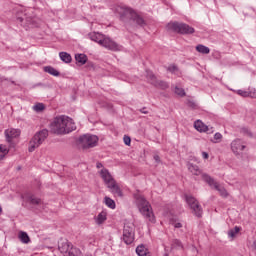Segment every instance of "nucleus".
<instances>
[{
    "label": "nucleus",
    "mask_w": 256,
    "mask_h": 256,
    "mask_svg": "<svg viewBox=\"0 0 256 256\" xmlns=\"http://www.w3.org/2000/svg\"><path fill=\"white\" fill-rule=\"evenodd\" d=\"M50 129L52 133H55V135H65L75 131L77 127L75 126L73 119L70 117L58 116L51 123Z\"/></svg>",
    "instance_id": "nucleus-1"
},
{
    "label": "nucleus",
    "mask_w": 256,
    "mask_h": 256,
    "mask_svg": "<svg viewBox=\"0 0 256 256\" xmlns=\"http://www.w3.org/2000/svg\"><path fill=\"white\" fill-rule=\"evenodd\" d=\"M113 11L119 15L122 21L125 19H131L136 25L145 27V20L141 17L133 8L127 7L126 5H117L113 8Z\"/></svg>",
    "instance_id": "nucleus-2"
},
{
    "label": "nucleus",
    "mask_w": 256,
    "mask_h": 256,
    "mask_svg": "<svg viewBox=\"0 0 256 256\" xmlns=\"http://www.w3.org/2000/svg\"><path fill=\"white\" fill-rule=\"evenodd\" d=\"M134 201L144 219L149 221V223H155V214L153 213V208L149 201L139 193L134 194Z\"/></svg>",
    "instance_id": "nucleus-3"
},
{
    "label": "nucleus",
    "mask_w": 256,
    "mask_h": 256,
    "mask_svg": "<svg viewBox=\"0 0 256 256\" xmlns=\"http://www.w3.org/2000/svg\"><path fill=\"white\" fill-rule=\"evenodd\" d=\"M89 37L91 41L98 43V45L105 47V49H109V51L121 50V46H119L117 42L113 41L111 38L105 37L103 34L99 32L90 33Z\"/></svg>",
    "instance_id": "nucleus-4"
},
{
    "label": "nucleus",
    "mask_w": 256,
    "mask_h": 256,
    "mask_svg": "<svg viewBox=\"0 0 256 256\" xmlns=\"http://www.w3.org/2000/svg\"><path fill=\"white\" fill-rule=\"evenodd\" d=\"M100 177L103 179L105 185H107L108 189H110L111 193L113 195H117L118 197H123V192H121V188L117 185V182H115V179H113V176L107 170L106 168H102L99 171Z\"/></svg>",
    "instance_id": "nucleus-5"
},
{
    "label": "nucleus",
    "mask_w": 256,
    "mask_h": 256,
    "mask_svg": "<svg viewBox=\"0 0 256 256\" xmlns=\"http://www.w3.org/2000/svg\"><path fill=\"white\" fill-rule=\"evenodd\" d=\"M49 137V131L47 129L40 130L37 132L29 142L28 151L29 153H33L37 148L43 145L45 139Z\"/></svg>",
    "instance_id": "nucleus-6"
},
{
    "label": "nucleus",
    "mask_w": 256,
    "mask_h": 256,
    "mask_svg": "<svg viewBox=\"0 0 256 256\" xmlns=\"http://www.w3.org/2000/svg\"><path fill=\"white\" fill-rule=\"evenodd\" d=\"M202 179L211 187L212 189H216L218 193H220L221 197L227 198L229 197V193L227 192V189L225 187L221 186L213 177H211L209 174H202Z\"/></svg>",
    "instance_id": "nucleus-7"
},
{
    "label": "nucleus",
    "mask_w": 256,
    "mask_h": 256,
    "mask_svg": "<svg viewBox=\"0 0 256 256\" xmlns=\"http://www.w3.org/2000/svg\"><path fill=\"white\" fill-rule=\"evenodd\" d=\"M169 29L175 31V33H180L181 35H191L195 33V28L189 26V24L173 22L168 24Z\"/></svg>",
    "instance_id": "nucleus-8"
},
{
    "label": "nucleus",
    "mask_w": 256,
    "mask_h": 256,
    "mask_svg": "<svg viewBox=\"0 0 256 256\" xmlns=\"http://www.w3.org/2000/svg\"><path fill=\"white\" fill-rule=\"evenodd\" d=\"M79 141L83 149H91L93 147H97L99 137H97V135L85 134L80 136Z\"/></svg>",
    "instance_id": "nucleus-9"
},
{
    "label": "nucleus",
    "mask_w": 256,
    "mask_h": 256,
    "mask_svg": "<svg viewBox=\"0 0 256 256\" xmlns=\"http://www.w3.org/2000/svg\"><path fill=\"white\" fill-rule=\"evenodd\" d=\"M122 240L126 245H131L135 241V226L132 223L124 224Z\"/></svg>",
    "instance_id": "nucleus-10"
},
{
    "label": "nucleus",
    "mask_w": 256,
    "mask_h": 256,
    "mask_svg": "<svg viewBox=\"0 0 256 256\" xmlns=\"http://www.w3.org/2000/svg\"><path fill=\"white\" fill-rule=\"evenodd\" d=\"M185 199H186L187 205H189L190 209H192L194 215H196V217H202L203 208H201V205H199V202L197 201V199H195V197L190 195H186Z\"/></svg>",
    "instance_id": "nucleus-11"
},
{
    "label": "nucleus",
    "mask_w": 256,
    "mask_h": 256,
    "mask_svg": "<svg viewBox=\"0 0 256 256\" xmlns=\"http://www.w3.org/2000/svg\"><path fill=\"white\" fill-rule=\"evenodd\" d=\"M231 149L233 153H235L236 155H239V153H241V151L245 149V145L243 144V141H241V139H236L232 141Z\"/></svg>",
    "instance_id": "nucleus-12"
},
{
    "label": "nucleus",
    "mask_w": 256,
    "mask_h": 256,
    "mask_svg": "<svg viewBox=\"0 0 256 256\" xmlns=\"http://www.w3.org/2000/svg\"><path fill=\"white\" fill-rule=\"evenodd\" d=\"M19 135H21V131L15 128H11L5 131V137L8 143H11V139H15L19 137Z\"/></svg>",
    "instance_id": "nucleus-13"
},
{
    "label": "nucleus",
    "mask_w": 256,
    "mask_h": 256,
    "mask_svg": "<svg viewBox=\"0 0 256 256\" xmlns=\"http://www.w3.org/2000/svg\"><path fill=\"white\" fill-rule=\"evenodd\" d=\"M194 129L199 131V133H207V131H209V126L205 125L201 120H196L194 122Z\"/></svg>",
    "instance_id": "nucleus-14"
},
{
    "label": "nucleus",
    "mask_w": 256,
    "mask_h": 256,
    "mask_svg": "<svg viewBox=\"0 0 256 256\" xmlns=\"http://www.w3.org/2000/svg\"><path fill=\"white\" fill-rule=\"evenodd\" d=\"M136 253L138 256H150L149 249L144 244H140L136 247Z\"/></svg>",
    "instance_id": "nucleus-15"
},
{
    "label": "nucleus",
    "mask_w": 256,
    "mask_h": 256,
    "mask_svg": "<svg viewBox=\"0 0 256 256\" xmlns=\"http://www.w3.org/2000/svg\"><path fill=\"white\" fill-rule=\"evenodd\" d=\"M95 221L97 225H103V223L107 221V212L105 211L100 212L95 218Z\"/></svg>",
    "instance_id": "nucleus-16"
},
{
    "label": "nucleus",
    "mask_w": 256,
    "mask_h": 256,
    "mask_svg": "<svg viewBox=\"0 0 256 256\" xmlns=\"http://www.w3.org/2000/svg\"><path fill=\"white\" fill-rule=\"evenodd\" d=\"M43 71L49 73V75H52L53 77H59L60 75L59 71L52 66H45Z\"/></svg>",
    "instance_id": "nucleus-17"
},
{
    "label": "nucleus",
    "mask_w": 256,
    "mask_h": 256,
    "mask_svg": "<svg viewBox=\"0 0 256 256\" xmlns=\"http://www.w3.org/2000/svg\"><path fill=\"white\" fill-rule=\"evenodd\" d=\"M18 238L21 241V243H31V238H29V234H27V232L20 231L18 233Z\"/></svg>",
    "instance_id": "nucleus-18"
},
{
    "label": "nucleus",
    "mask_w": 256,
    "mask_h": 256,
    "mask_svg": "<svg viewBox=\"0 0 256 256\" xmlns=\"http://www.w3.org/2000/svg\"><path fill=\"white\" fill-rule=\"evenodd\" d=\"M196 51H198V53H202V55H209V53H211V49L203 44L197 45Z\"/></svg>",
    "instance_id": "nucleus-19"
},
{
    "label": "nucleus",
    "mask_w": 256,
    "mask_h": 256,
    "mask_svg": "<svg viewBox=\"0 0 256 256\" xmlns=\"http://www.w3.org/2000/svg\"><path fill=\"white\" fill-rule=\"evenodd\" d=\"M59 57L63 63H71L73 61V58L71 57V54L67 52H60Z\"/></svg>",
    "instance_id": "nucleus-20"
},
{
    "label": "nucleus",
    "mask_w": 256,
    "mask_h": 256,
    "mask_svg": "<svg viewBox=\"0 0 256 256\" xmlns=\"http://www.w3.org/2000/svg\"><path fill=\"white\" fill-rule=\"evenodd\" d=\"M58 249L61 253H66L68 254L69 251L71 250V243L69 242H64L61 245L58 246Z\"/></svg>",
    "instance_id": "nucleus-21"
},
{
    "label": "nucleus",
    "mask_w": 256,
    "mask_h": 256,
    "mask_svg": "<svg viewBox=\"0 0 256 256\" xmlns=\"http://www.w3.org/2000/svg\"><path fill=\"white\" fill-rule=\"evenodd\" d=\"M171 249H176L177 251L183 249V242L179 239H173L171 241Z\"/></svg>",
    "instance_id": "nucleus-22"
},
{
    "label": "nucleus",
    "mask_w": 256,
    "mask_h": 256,
    "mask_svg": "<svg viewBox=\"0 0 256 256\" xmlns=\"http://www.w3.org/2000/svg\"><path fill=\"white\" fill-rule=\"evenodd\" d=\"M188 170L192 175H201V169H199V166L189 163L188 164Z\"/></svg>",
    "instance_id": "nucleus-23"
},
{
    "label": "nucleus",
    "mask_w": 256,
    "mask_h": 256,
    "mask_svg": "<svg viewBox=\"0 0 256 256\" xmlns=\"http://www.w3.org/2000/svg\"><path fill=\"white\" fill-rule=\"evenodd\" d=\"M75 59L77 63H80V65H85V63H87V55L85 54H76Z\"/></svg>",
    "instance_id": "nucleus-24"
},
{
    "label": "nucleus",
    "mask_w": 256,
    "mask_h": 256,
    "mask_svg": "<svg viewBox=\"0 0 256 256\" xmlns=\"http://www.w3.org/2000/svg\"><path fill=\"white\" fill-rule=\"evenodd\" d=\"M9 153V148L6 145L0 144V161L5 159V156Z\"/></svg>",
    "instance_id": "nucleus-25"
},
{
    "label": "nucleus",
    "mask_w": 256,
    "mask_h": 256,
    "mask_svg": "<svg viewBox=\"0 0 256 256\" xmlns=\"http://www.w3.org/2000/svg\"><path fill=\"white\" fill-rule=\"evenodd\" d=\"M66 256H82L81 250L75 247H71Z\"/></svg>",
    "instance_id": "nucleus-26"
},
{
    "label": "nucleus",
    "mask_w": 256,
    "mask_h": 256,
    "mask_svg": "<svg viewBox=\"0 0 256 256\" xmlns=\"http://www.w3.org/2000/svg\"><path fill=\"white\" fill-rule=\"evenodd\" d=\"M170 224L174 226V229H181V227H183V223H181V221L177 218H172L170 220Z\"/></svg>",
    "instance_id": "nucleus-27"
},
{
    "label": "nucleus",
    "mask_w": 256,
    "mask_h": 256,
    "mask_svg": "<svg viewBox=\"0 0 256 256\" xmlns=\"http://www.w3.org/2000/svg\"><path fill=\"white\" fill-rule=\"evenodd\" d=\"M33 111H35L36 113H41V111H45V104L37 103L33 106Z\"/></svg>",
    "instance_id": "nucleus-28"
},
{
    "label": "nucleus",
    "mask_w": 256,
    "mask_h": 256,
    "mask_svg": "<svg viewBox=\"0 0 256 256\" xmlns=\"http://www.w3.org/2000/svg\"><path fill=\"white\" fill-rule=\"evenodd\" d=\"M239 231H241V228H239L238 226H235L234 229H231L228 231V237L233 239L235 237V235H237V233H239Z\"/></svg>",
    "instance_id": "nucleus-29"
},
{
    "label": "nucleus",
    "mask_w": 256,
    "mask_h": 256,
    "mask_svg": "<svg viewBox=\"0 0 256 256\" xmlns=\"http://www.w3.org/2000/svg\"><path fill=\"white\" fill-rule=\"evenodd\" d=\"M167 71H169V73H172L173 75H177V73H179V68L177 67V65L171 64L167 67Z\"/></svg>",
    "instance_id": "nucleus-30"
},
{
    "label": "nucleus",
    "mask_w": 256,
    "mask_h": 256,
    "mask_svg": "<svg viewBox=\"0 0 256 256\" xmlns=\"http://www.w3.org/2000/svg\"><path fill=\"white\" fill-rule=\"evenodd\" d=\"M105 205L109 207V209H115V201L109 197H105Z\"/></svg>",
    "instance_id": "nucleus-31"
},
{
    "label": "nucleus",
    "mask_w": 256,
    "mask_h": 256,
    "mask_svg": "<svg viewBox=\"0 0 256 256\" xmlns=\"http://www.w3.org/2000/svg\"><path fill=\"white\" fill-rule=\"evenodd\" d=\"M174 93L179 95V97H185V90L183 88H179V86L175 87Z\"/></svg>",
    "instance_id": "nucleus-32"
},
{
    "label": "nucleus",
    "mask_w": 256,
    "mask_h": 256,
    "mask_svg": "<svg viewBox=\"0 0 256 256\" xmlns=\"http://www.w3.org/2000/svg\"><path fill=\"white\" fill-rule=\"evenodd\" d=\"M29 202H30L32 205H39V203H41V199L35 198V196H30V197H29Z\"/></svg>",
    "instance_id": "nucleus-33"
},
{
    "label": "nucleus",
    "mask_w": 256,
    "mask_h": 256,
    "mask_svg": "<svg viewBox=\"0 0 256 256\" xmlns=\"http://www.w3.org/2000/svg\"><path fill=\"white\" fill-rule=\"evenodd\" d=\"M221 139H223V135L221 133L217 132L214 134V143H219Z\"/></svg>",
    "instance_id": "nucleus-34"
},
{
    "label": "nucleus",
    "mask_w": 256,
    "mask_h": 256,
    "mask_svg": "<svg viewBox=\"0 0 256 256\" xmlns=\"http://www.w3.org/2000/svg\"><path fill=\"white\" fill-rule=\"evenodd\" d=\"M156 85H159V87H161V89H168L169 88V84L167 82L164 81H159L156 83Z\"/></svg>",
    "instance_id": "nucleus-35"
},
{
    "label": "nucleus",
    "mask_w": 256,
    "mask_h": 256,
    "mask_svg": "<svg viewBox=\"0 0 256 256\" xmlns=\"http://www.w3.org/2000/svg\"><path fill=\"white\" fill-rule=\"evenodd\" d=\"M123 141H124L125 145H127V146L131 145V137L124 136Z\"/></svg>",
    "instance_id": "nucleus-36"
},
{
    "label": "nucleus",
    "mask_w": 256,
    "mask_h": 256,
    "mask_svg": "<svg viewBox=\"0 0 256 256\" xmlns=\"http://www.w3.org/2000/svg\"><path fill=\"white\" fill-rule=\"evenodd\" d=\"M237 94L240 95L241 97H247L248 95L247 91H243V90H238Z\"/></svg>",
    "instance_id": "nucleus-37"
},
{
    "label": "nucleus",
    "mask_w": 256,
    "mask_h": 256,
    "mask_svg": "<svg viewBox=\"0 0 256 256\" xmlns=\"http://www.w3.org/2000/svg\"><path fill=\"white\" fill-rule=\"evenodd\" d=\"M203 159H209V154L207 152H202Z\"/></svg>",
    "instance_id": "nucleus-38"
},
{
    "label": "nucleus",
    "mask_w": 256,
    "mask_h": 256,
    "mask_svg": "<svg viewBox=\"0 0 256 256\" xmlns=\"http://www.w3.org/2000/svg\"><path fill=\"white\" fill-rule=\"evenodd\" d=\"M97 169H103V164L101 162H98L96 164Z\"/></svg>",
    "instance_id": "nucleus-39"
},
{
    "label": "nucleus",
    "mask_w": 256,
    "mask_h": 256,
    "mask_svg": "<svg viewBox=\"0 0 256 256\" xmlns=\"http://www.w3.org/2000/svg\"><path fill=\"white\" fill-rule=\"evenodd\" d=\"M147 75H148V77H150V79L155 78V75H153V72H148Z\"/></svg>",
    "instance_id": "nucleus-40"
},
{
    "label": "nucleus",
    "mask_w": 256,
    "mask_h": 256,
    "mask_svg": "<svg viewBox=\"0 0 256 256\" xmlns=\"http://www.w3.org/2000/svg\"><path fill=\"white\" fill-rule=\"evenodd\" d=\"M154 160L156 161V163H159V161H161L160 158H159V155H155Z\"/></svg>",
    "instance_id": "nucleus-41"
},
{
    "label": "nucleus",
    "mask_w": 256,
    "mask_h": 256,
    "mask_svg": "<svg viewBox=\"0 0 256 256\" xmlns=\"http://www.w3.org/2000/svg\"><path fill=\"white\" fill-rule=\"evenodd\" d=\"M141 111V113H143L144 115H147V111H145V108H143L142 110H140Z\"/></svg>",
    "instance_id": "nucleus-42"
},
{
    "label": "nucleus",
    "mask_w": 256,
    "mask_h": 256,
    "mask_svg": "<svg viewBox=\"0 0 256 256\" xmlns=\"http://www.w3.org/2000/svg\"><path fill=\"white\" fill-rule=\"evenodd\" d=\"M18 21H19L20 23H23V18L19 17V18H18Z\"/></svg>",
    "instance_id": "nucleus-43"
},
{
    "label": "nucleus",
    "mask_w": 256,
    "mask_h": 256,
    "mask_svg": "<svg viewBox=\"0 0 256 256\" xmlns=\"http://www.w3.org/2000/svg\"><path fill=\"white\" fill-rule=\"evenodd\" d=\"M1 211H3V208H1V206H0V213H1Z\"/></svg>",
    "instance_id": "nucleus-44"
}]
</instances>
